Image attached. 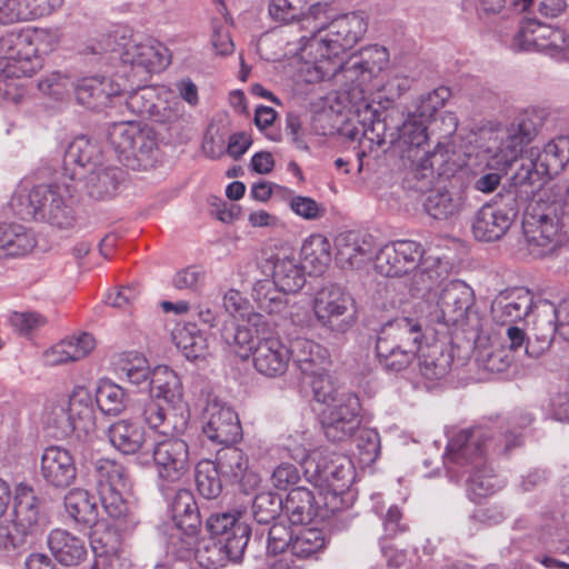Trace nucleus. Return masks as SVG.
Here are the masks:
<instances>
[{"instance_id":"nucleus-42","label":"nucleus","mask_w":569,"mask_h":569,"mask_svg":"<svg viewBox=\"0 0 569 569\" xmlns=\"http://www.w3.org/2000/svg\"><path fill=\"white\" fill-rule=\"evenodd\" d=\"M37 241L31 230L18 223H0V259L28 254Z\"/></svg>"},{"instance_id":"nucleus-7","label":"nucleus","mask_w":569,"mask_h":569,"mask_svg":"<svg viewBox=\"0 0 569 569\" xmlns=\"http://www.w3.org/2000/svg\"><path fill=\"white\" fill-rule=\"evenodd\" d=\"M74 191L76 188L67 182L39 184L29 191L19 188L10 206L21 219L44 220L59 229H70L76 222L72 208Z\"/></svg>"},{"instance_id":"nucleus-44","label":"nucleus","mask_w":569,"mask_h":569,"mask_svg":"<svg viewBox=\"0 0 569 569\" xmlns=\"http://www.w3.org/2000/svg\"><path fill=\"white\" fill-rule=\"evenodd\" d=\"M48 547L63 566H76L87 556L84 542L63 529H54L49 533Z\"/></svg>"},{"instance_id":"nucleus-5","label":"nucleus","mask_w":569,"mask_h":569,"mask_svg":"<svg viewBox=\"0 0 569 569\" xmlns=\"http://www.w3.org/2000/svg\"><path fill=\"white\" fill-rule=\"evenodd\" d=\"M376 271L385 277L398 278L410 272L412 286L420 291L447 277L451 261L438 250L422 246L413 240H397L381 246L375 253Z\"/></svg>"},{"instance_id":"nucleus-23","label":"nucleus","mask_w":569,"mask_h":569,"mask_svg":"<svg viewBox=\"0 0 569 569\" xmlns=\"http://www.w3.org/2000/svg\"><path fill=\"white\" fill-rule=\"evenodd\" d=\"M202 432L214 445L230 446L242 438L238 413L226 402L209 398L202 411Z\"/></svg>"},{"instance_id":"nucleus-46","label":"nucleus","mask_w":569,"mask_h":569,"mask_svg":"<svg viewBox=\"0 0 569 569\" xmlns=\"http://www.w3.org/2000/svg\"><path fill=\"white\" fill-rule=\"evenodd\" d=\"M106 512L118 521V527L123 530L133 529L139 519L137 508L124 498L128 490L98 491Z\"/></svg>"},{"instance_id":"nucleus-57","label":"nucleus","mask_w":569,"mask_h":569,"mask_svg":"<svg viewBox=\"0 0 569 569\" xmlns=\"http://www.w3.org/2000/svg\"><path fill=\"white\" fill-rule=\"evenodd\" d=\"M355 442L356 450L353 451V457L359 468L370 467L380 455L379 433L370 428L361 429Z\"/></svg>"},{"instance_id":"nucleus-37","label":"nucleus","mask_w":569,"mask_h":569,"mask_svg":"<svg viewBox=\"0 0 569 569\" xmlns=\"http://www.w3.org/2000/svg\"><path fill=\"white\" fill-rule=\"evenodd\" d=\"M323 448L313 449L312 435L309 431H296L288 435L281 442L272 449V456L278 459H291L305 469V475L311 472L312 455L321 451Z\"/></svg>"},{"instance_id":"nucleus-30","label":"nucleus","mask_w":569,"mask_h":569,"mask_svg":"<svg viewBox=\"0 0 569 569\" xmlns=\"http://www.w3.org/2000/svg\"><path fill=\"white\" fill-rule=\"evenodd\" d=\"M110 445L122 455H139L141 466L150 463L149 451L143 452L147 443L144 428L132 419H119L107 431Z\"/></svg>"},{"instance_id":"nucleus-34","label":"nucleus","mask_w":569,"mask_h":569,"mask_svg":"<svg viewBox=\"0 0 569 569\" xmlns=\"http://www.w3.org/2000/svg\"><path fill=\"white\" fill-rule=\"evenodd\" d=\"M96 348V339L91 333L80 332L57 342L43 353L47 366H59L67 362L79 361L86 358Z\"/></svg>"},{"instance_id":"nucleus-39","label":"nucleus","mask_w":569,"mask_h":569,"mask_svg":"<svg viewBox=\"0 0 569 569\" xmlns=\"http://www.w3.org/2000/svg\"><path fill=\"white\" fill-rule=\"evenodd\" d=\"M129 143L130 150L124 152L121 162L132 170L150 167L157 149V138L153 130L138 121V133L132 134Z\"/></svg>"},{"instance_id":"nucleus-64","label":"nucleus","mask_w":569,"mask_h":569,"mask_svg":"<svg viewBox=\"0 0 569 569\" xmlns=\"http://www.w3.org/2000/svg\"><path fill=\"white\" fill-rule=\"evenodd\" d=\"M543 409L550 418L569 422V392L559 388H550Z\"/></svg>"},{"instance_id":"nucleus-18","label":"nucleus","mask_w":569,"mask_h":569,"mask_svg":"<svg viewBox=\"0 0 569 569\" xmlns=\"http://www.w3.org/2000/svg\"><path fill=\"white\" fill-rule=\"evenodd\" d=\"M341 500L328 498L319 488L297 487L283 500L282 513L292 525L325 521L341 511Z\"/></svg>"},{"instance_id":"nucleus-12","label":"nucleus","mask_w":569,"mask_h":569,"mask_svg":"<svg viewBox=\"0 0 569 569\" xmlns=\"http://www.w3.org/2000/svg\"><path fill=\"white\" fill-rule=\"evenodd\" d=\"M333 0H271L269 3V14L273 20L281 22H291L302 18V23L309 31V36H302L299 40L297 57L300 61L299 74L307 82V70L309 59L303 56L302 48L318 33V23L323 24V29L331 22L339 19L336 17L331 3Z\"/></svg>"},{"instance_id":"nucleus-51","label":"nucleus","mask_w":569,"mask_h":569,"mask_svg":"<svg viewBox=\"0 0 569 569\" xmlns=\"http://www.w3.org/2000/svg\"><path fill=\"white\" fill-rule=\"evenodd\" d=\"M376 351L381 365L390 371L399 372L407 369L415 358L418 357V352L412 349L400 347L388 341L387 338L377 339Z\"/></svg>"},{"instance_id":"nucleus-48","label":"nucleus","mask_w":569,"mask_h":569,"mask_svg":"<svg viewBox=\"0 0 569 569\" xmlns=\"http://www.w3.org/2000/svg\"><path fill=\"white\" fill-rule=\"evenodd\" d=\"M118 372L121 379L139 390L148 389L152 369L148 359L139 352H123L118 360Z\"/></svg>"},{"instance_id":"nucleus-4","label":"nucleus","mask_w":569,"mask_h":569,"mask_svg":"<svg viewBox=\"0 0 569 569\" xmlns=\"http://www.w3.org/2000/svg\"><path fill=\"white\" fill-rule=\"evenodd\" d=\"M92 54H117L120 60L118 78L127 88L146 83L151 73L160 72L170 63L169 50L158 40L134 33L127 26H116L100 36L88 48Z\"/></svg>"},{"instance_id":"nucleus-28","label":"nucleus","mask_w":569,"mask_h":569,"mask_svg":"<svg viewBox=\"0 0 569 569\" xmlns=\"http://www.w3.org/2000/svg\"><path fill=\"white\" fill-rule=\"evenodd\" d=\"M98 526L90 536L94 563L91 569H129L130 560L114 528Z\"/></svg>"},{"instance_id":"nucleus-61","label":"nucleus","mask_w":569,"mask_h":569,"mask_svg":"<svg viewBox=\"0 0 569 569\" xmlns=\"http://www.w3.org/2000/svg\"><path fill=\"white\" fill-rule=\"evenodd\" d=\"M138 133V121H120L112 123L108 129V140L122 161L124 152L130 149L129 140L132 134Z\"/></svg>"},{"instance_id":"nucleus-17","label":"nucleus","mask_w":569,"mask_h":569,"mask_svg":"<svg viewBox=\"0 0 569 569\" xmlns=\"http://www.w3.org/2000/svg\"><path fill=\"white\" fill-rule=\"evenodd\" d=\"M399 141L405 147L402 158L409 160L417 170L433 169L450 159V146L447 142H438L432 151L426 150L427 120L419 118L416 113L409 112L399 127Z\"/></svg>"},{"instance_id":"nucleus-16","label":"nucleus","mask_w":569,"mask_h":569,"mask_svg":"<svg viewBox=\"0 0 569 569\" xmlns=\"http://www.w3.org/2000/svg\"><path fill=\"white\" fill-rule=\"evenodd\" d=\"M9 526H0V549H17L33 539L44 529V518L40 513V501L34 489L27 483L14 487L12 518Z\"/></svg>"},{"instance_id":"nucleus-60","label":"nucleus","mask_w":569,"mask_h":569,"mask_svg":"<svg viewBox=\"0 0 569 569\" xmlns=\"http://www.w3.org/2000/svg\"><path fill=\"white\" fill-rule=\"evenodd\" d=\"M328 371L323 370L321 375L305 379L311 386L315 400L327 407L338 403L339 397L343 393L338 391Z\"/></svg>"},{"instance_id":"nucleus-31","label":"nucleus","mask_w":569,"mask_h":569,"mask_svg":"<svg viewBox=\"0 0 569 569\" xmlns=\"http://www.w3.org/2000/svg\"><path fill=\"white\" fill-rule=\"evenodd\" d=\"M214 463L221 477L238 483L246 492L254 490L261 481L259 475L249 468L247 455L233 445L219 450Z\"/></svg>"},{"instance_id":"nucleus-62","label":"nucleus","mask_w":569,"mask_h":569,"mask_svg":"<svg viewBox=\"0 0 569 569\" xmlns=\"http://www.w3.org/2000/svg\"><path fill=\"white\" fill-rule=\"evenodd\" d=\"M459 202L448 191L433 192L425 201L426 212L433 219L442 220L458 213Z\"/></svg>"},{"instance_id":"nucleus-26","label":"nucleus","mask_w":569,"mask_h":569,"mask_svg":"<svg viewBox=\"0 0 569 569\" xmlns=\"http://www.w3.org/2000/svg\"><path fill=\"white\" fill-rule=\"evenodd\" d=\"M360 401L352 392L342 393L338 403L321 412V425L328 440L345 441L359 427Z\"/></svg>"},{"instance_id":"nucleus-19","label":"nucleus","mask_w":569,"mask_h":569,"mask_svg":"<svg viewBox=\"0 0 569 569\" xmlns=\"http://www.w3.org/2000/svg\"><path fill=\"white\" fill-rule=\"evenodd\" d=\"M326 543L325 533L318 528L295 531L282 523H273L268 531L267 550L274 555L289 550L298 559H317Z\"/></svg>"},{"instance_id":"nucleus-40","label":"nucleus","mask_w":569,"mask_h":569,"mask_svg":"<svg viewBox=\"0 0 569 569\" xmlns=\"http://www.w3.org/2000/svg\"><path fill=\"white\" fill-rule=\"evenodd\" d=\"M99 147L86 137L73 139L63 157V164L67 171H70L72 181H80L87 173V166L97 167L94 160L99 158Z\"/></svg>"},{"instance_id":"nucleus-29","label":"nucleus","mask_w":569,"mask_h":569,"mask_svg":"<svg viewBox=\"0 0 569 569\" xmlns=\"http://www.w3.org/2000/svg\"><path fill=\"white\" fill-rule=\"evenodd\" d=\"M291 360V349L278 336H258V343L252 355L254 369L268 378L283 376Z\"/></svg>"},{"instance_id":"nucleus-25","label":"nucleus","mask_w":569,"mask_h":569,"mask_svg":"<svg viewBox=\"0 0 569 569\" xmlns=\"http://www.w3.org/2000/svg\"><path fill=\"white\" fill-rule=\"evenodd\" d=\"M406 315L397 317L385 323L379 332V338H387L388 341L419 352L426 346L427 338L435 333L423 330V325L432 323L429 317H422L416 311V301Z\"/></svg>"},{"instance_id":"nucleus-15","label":"nucleus","mask_w":569,"mask_h":569,"mask_svg":"<svg viewBox=\"0 0 569 569\" xmlns=\"http://www.w3.org/2000/svg\"><path fill=\"white\" fill-rule=\"evenodd\" d=\"M73 87L79 103L88 108H99L107 103L109 98L127 90L126 83L116 74L112 78L92 76L80 79L74 86L70 79L60 72H52L39 81V90L54 99H62Z\"/></svg>"},{"instance_id":"nucleus-14","label":"nucleus","mask_w":569,"mask_h":569,"mask_svg":"<svg viewBox=\"0 0 569 569\" xmlns=\"http://www.w3.org/2000/svg\"><path fill=\"white\" fill-rule=\"evenodd\" d=\"M311 462V472L306 476L315 488L323 491L328 498L341 500L342 510L352 506L355 493L351 485L355 481V465L343 455L330 452L327 449L316 451Z\"/></svg>"},{"instance_id":"nucleus-52","label":"nucleus","mask_w":569,"mask_h":569,"mask_svg":"<svg viewBox=\"0 0 569 569\" xmlns=\"http://www.w3.org/2000/svg\"><path fill=\"white\" fill-rule=\"evenodd\" d=\"M537 28L538 42H536V50L557 60L566 59L569 50V39L566 32L562 29L547 24Z\"/></svg>"},{"instance_id":"nucleus-8","label":"nucleus","mask_w":569,"mask_h":569,"mask_svg":"<svg viewBox=\"0 0 569 569\" xmlns=\"http://www.w3.org/2000/svg\"><path fill=\"white\" fill-rule=\"evenodd\" d=\"M537 132L533 119L527 114L507 126L483 128L475 140L476 157L486 167L503 171L519 159Z\"/></svg>"},{"instance_id":"nucleus-33","label":"nucleus","mask_w":569,"mask_h":569,"mask_svg":"<svg viewBox=\"0 0 569 569\" xmlns=\"http://www.w3.org/2000/svg\"><path fill=\"white\" fill-rule=\"evenodd\" d=\"M336 259L342 268H360L373 260L376 251L370 236L360 237L355 232L340 233L336 238Z\"/></svg>"},{"instance_id":"nucleus-43","label":"nucleus","mask_w":569,"mask_h":569,"mask_svg":"<svg viewBox=\"0 0 569 569\" xmlns=\"http://www.w3.org/2000/svg\"><path fill=\"white\" fill-rule=\"evenodd\" d=\"M176 347L190 361L203 360L210 355L209 335L196 323L178 326L173 331Z\"/></svg>"},{"instance_id":"nucleus-1","label":"nucleus","mask_w":569,"mask_h":569,"mask_svg":"<svg viewBox=\"0 0 569 569\" xmlns=\"http://www.w3.org/2000/svg\"><path fill=\"white\" fill-rule=\"evenodd\" d=\"M318 26V33L302 48L303 56L311 62L307 70L308 83L340 79L342 83H350L351 90L359 89L361 93L377 90L389 102L410 89L412 80L399 69L388 70L383 83L378 79L389 62V52L383 47L363 48L345 59L367 31L363 16L351 12L342 14L325 29L322 23Z\"/></svg>"},{"instance_id":"nucleus-58","label":"nucleus","mask_w":569,"mask_h":569,"mask_svg":"<svg viewBox=\"0 0 569 569\" xmlns=\"http://www.w3.org/2000/svg\"><path fill=\"white\" fill-rule=\"evenodd\" d=\"M197 538L191 532L182 531L177 525L168 536L166 550L167 555L179 560L189 561L193 559V551Z\"/></svg>"},{"instance_id":"nucleus-20","label":"nucleus","mask_w":569,"mask_h":569,"mask_svg":"<svg viewBox=\"0 0 569 569\" xmlns=\"http://www.w3.org/2000/svg\"><path fill=\"white\" fill-rule=\"evenodd\" d=\"M319 326L336 332L347 331L355 321L353 299L338 284L320 288L312 298Z\"/></svg>"},{"instance_id":"nucleus-6","label":"nucleus","mask_w":569,"mask_h":569,"mask_svg":"<svg viewBox=\"0 0 569 569\" xmlns=\"http://www.w3.org/2000/svg\"><path fill=\"white\" fill-rule=\"evenodd\" d=\"M148 389L150 399L141 410V417L147 426L163 427L164 433L186 430L190 412L179 375L169 366L158 365L152 368Z\"/></svg>"},{"instance_id":"nucleus-53","label":"nucleus","mask_w":569,"mask_h":569,"mask_svg":"<svg viewBox=\"0 0 569 569\" xmlns=\"http://www.w3.org/2000/svg\"><path fill=\"white\" fill-rule=\"evenodd\" d=\"M128 395L126 390L116 382L104 379L100 380L96 390V403L106 415H119L126 409Z\"/></svg>"},{"instance_id":"nucleus-27","label":"nucleus","mask_w":569,"mask_h":569,"mask_svg":"<svg viewBox=\"0 0 569 569\" xmlns=\"http://www.w3.org/2000/svg\"><path fill=\"white\" fill-rule=\"evenodd\" d=\"M77 465L72 453L60 447H47L40 458L39 473L44 483L56 489L71 486L77 478Z\"/></svg>"},{"instance_id":"nucleus-22","label":"nucleus","mask_w":569,"mask_h":569,"mask_svg":"<svg viewBox=\"0 0 569 569\" xmlns=\"http://www.w3.org/2000/svg\"><path fill=\"white\" fill-rule=\"evenodd\" d=\"M500 202L482 206L477 212L472 232L481 241H496L510 228L518 213L516 190L510 189L506 194H500Z\"/></svg>"},{"instance_id":"nucleus-24","label":"nucleus","mask_w":569,"mask_h":569,"mask_svg":"<svg viewBox=\"0 0 569 569\" xmlns=\"http://www.w3.org/2000/svg\"><path fill=\"white\" fill-rule=\"evenodd\" d=\"M456 347L449 332L437 330L432 338H427L426 346L418 352L421 377L429 388L433 382L445 378L451 370Z\"/></svg>"},{"instance_id":"nucleus-2","label":"nucleus","mask_w":569,"mask_h":569,"mask_svg":"<svg viewBox=\"0 0 569 569\" xmlns=\"http://www.w3.org/2000/svg\"><path fill=\"white\" fill-rule=\"evenodd\" d=\"M521 443L518 432L506 431L499 438L491 427L463 429L452 436L443 453V465L450 478L460 470L468 473L467 492L471 500L487 498L505 487V480L487 465L490 453H507Z\"/></svg>"},{"instance_id":"nucleus-49","label":"nucleus","mask_w":569,"mask_h":569,"mask_svg":"<svg viewBox=\"0 0 569 569\" xmlns=\"http://www.w3.org/2000/svg\"><path fill=\"white\" fill-rule=\"evenodd\" d=\"M94 479L98 491L129 490L130 488L126 467L112 459L101 458L94 462Z\"/></svg>"},{"instance_id":"nucleus-38","label":"nucleus","mask_w":569,"mask_h":569,"mask_svg":"<svg viewBox=\"0 0 569 569\" xmlns=\"http://www.w3.org/2000/svg\"><path fill=\"white\" fill-rule=\"evenodd\" d=\"M122 179V170L117 167H93L83 174L80 181H76V189L79 184L87 191L88 196L104 200L113 197Z\"/></svg>"},{"instance_id":"nucleus-9","label":"nucleus","mask_w":569,"mask_h":569,"mask_svg":"<svg viewBox=\"0 0 569 569\" xmlns=\"http://www.w3.org/2000/svg\"><path fill=\"white\" fill-rule=\"evenodd\" d=\"M272 280H258L252 288V298L258 308L269 315L279 313L286 306L284 293H296L306 283L305 268L295 252L283 249L266 261Z\"/></svg>"},{"instance_id":"nucleus-13","label":"nucleus","mask_w":569,"mask_h":569,"mask_svg":"<svg viewBox=\"0 0 569 569\" xmlns=\"http://www.w3.org/2000/svg\"><path fill=\"white\" fill-rule=\"evenodd\" d=\"M158 438L152 445V462L159 489L167 495L173 491L188 475L191 461L189 446L180 438L186 430L164 433L163 427L150 428Z\"/></svg>"},{"instance_id":"nucleus-21","label":"nucleus","mask_w":569,"mask_h":569,"mask_svg":"<svg viewBox=\"0 0 569 569\" xmlns=\"http://www.w3.org/2000/svg\"><path fill=\"white\" fill-rule=\"evenodd\" d=\"M59 411L61 418L54 419V428L60 437L76 433L78 438H88L94 433V401L87 388L76 387Z\"/></svg>"},{"instance_id":"nucleus-54","label":"nucleus","mask_w":569,"mask_h":569,"mask_svg":"<svg viewBox=\"0 0 569 569\" xmlns=\"http://www.w3.org/2000/svg\"><path fill=\"white\" fill-rule=\"evenodd\" d=\"M193 560L203 569H218L224 566L227 556L220 539L217 537L197 539Z\"/></svg>"},{"instance_id":"nucleus-3","label":"nucleus","mask_w":569,"mask_h":569,"mask_svg":"<svg viewBox=\"0 0 569 569\" xmlns=\"http://www.w3.org/2000/svg\"><path fill=\"white\" fill-rule=\"evenodd\" d=\"M59 42V30L47 28H22L0 37V102L22 101L23 90L14 78L36 73L42 68V56Z\"/></svg>"},{"instance_id":"nucleus-59","label":"nucleus","mask_w":569,"mask_h":569,"mask_svg":"<svg viewBox=\"0 0 569 569\" xmlns=\"http://www.w3.org/2000/svg\"><path fill=\"white\" fill-rule=\"evenodd\" d=\"M283 500L276 493L264 491L258 493L252 501V513L257 522L269 523L279 511L282 512Z\"/></svg>"},{"instance_id":"nucleus-55","label":"nucleus","mask_w":569,"mask_h":569,"mask_svg":"<svg viewBox=\"0 0 569 569\" xmlns=\"http://www.w3.org/2000/svg\"><path fill=\"white\" fill-rule=\"evenodd\" d=\"M531 306V295L528 291H523L520 292L513 300H496L492 305V311L502 322H512L527 317Z\"/></svg>"},{"instance_id":"nucleus-36","label":"nucleus","mask_w":569,"mask_h":569,"mask_svg":"<svg viewBox=\"0 0 569 569\" xmlns=\"http://www.w3.org/2000/svg\"><path fill=\"white\" fill-rule=\"evenodd\" d=\"M291 358L300 370L303 379L321 375L329 370L330 359L328 350L310 339H297L292 342Z\"/></svg>"},{"instance_id":"nucleus-56","label":"nucleus","mask_w":569,"mask_h":569,"mask_svg":"<svg viewBox=\"0 0 569 569\" xmlns=\"http://www.w3.org/2000/svg\"><path fill=\"white\" fill-rule=\"evenodd\" d=\"M220 471L214 461L201 460L196 466V485L199 493L206 499L218 497L222 490Z\"/></svg>"},{"instance_id":"nucleus-47","label":"nucleus","mask_w":569,"mask_h":569,"mask_svg":"<svg viewBox=\"0 0 569 569\" xmlns=\"http://www.w3.org/2000/svg\"><path fill=\"white\" fill-rule=\"evenodd\" d=\"M133 84L128 87L123 92H128L126 100L127 107L131 112L148 116L154 119L158 114V100L160 96H169L171 92L164 86H142Z\"/></svg>"},{"instance_id":"nucleus-32","label":"nucleus","mask_w":569,"mask_h":569,"mask_svg":"<svg viewBox=\"0 0 569 569\" xmlns=\"http://www.w3.org/2000/svg\"><path fill=\"white\" fill-rule=\"evenodd\" d=\"M526 158L537 174L553 177L559 174L569 162V138L565 136L551 139L542 147H531Z\"/></svg>"},{"instance_id":"nucleus-50","label":"nucleus","mask_w":569,"mask_h":569,"mask_svg":"<svg viewBox=\"0 0 569 569\" xmlns=\"http://www.w3.org/2000/svg\"><path fill=\"white\" fill-rule=\"evenodd\" d=\"M301 257L309 273H323L331 261L330 241L322 234H311L302 243Z\"/></svg>"},{"instance_id":"nucleus-41","label":"nucleus","mask_w":569,"mask_h":569,"mask_svg":"<svg viewBox=\"0 0 569 569\" xmlns=\"http://www.w3.org/2000/svg\"><path fill=\"white\" fill-rule=\"evenodd\" d=\"M64 510L78 526L90 528L98 523V503L93 495L82 488H73L64 496Z\"/></svg>"},{"instance_id":"nucleus-35","label":"nucleus","mask_w":569,"mask_h":569,"mask_svg":"<svg viewBox=\"0 0 569 569\" xmlns=\"http://www.w3.org/2000/svg\"><path fill=\"white\" fill-rule=\"evenodd\" d=\"M62 3L63 0H0V24L48 16Z\"/></svg>"},{"instance_id":"nucleus-63","label":"nucleus","mask_w":569,"mask_h":569,"mask_svg":"<svg viewBox=\"0 0 569 569\" xmlns=\"http://www.w3.org/2000/svg\"><path fill=\"white\" fill-rule=\"evenodd\" d=\"M539 538L556 552L567 555L569 557V537L565 528L552 518L548 519L540 528Z\"/></svg>"},{"instance_id":"nucleus-45","label":"nucleus","mask_w":569,"mask_h":569,"mask_svg":"<svg viewBox=\"0 0 569 569\" xmlns=\"http://www.w3.org/2000/svg\"><path fill=\"white\" fill-rule=\"evenodd\" d=\"M269 325L266 318L256 312L247 315V325L238 326L233 335L234 352L241 359L253 355L258 343V336L266 337Z\"/></svg>"},{"instance_id":"nucleus-11","label":"nucleus","mask_w":569,"mask_h":569,"mask_svg":"<svg viewBox=\"0 0 569 569\" xmlns=\"http://www.w3.org/2000/svg\"><path fill=\"white\" fill-rule=\"evenodd\" d=\"M427 288L426 298L416 301V311L422 317H429L431 322L443 328L449 326L465 330L471 325L475 305L473 289L462 280L446 283L439 292Z\"/></svg>"},{"instance_id":"nucleus-10","label":"nucleus","mask_w":569,"mask_h":569,"mask_svg":"<svg viewBox=\"0 0 569 569\" xmlns=\"http://www.w3.org/2000/svg\"><path fill=\"white\" fill-rule=\"evenodd\" d=\"M526 249L533 258L552 253L569 234V214L559 201L538 200L530 204L522 223Z\"/></svg>"}]
</instances>
